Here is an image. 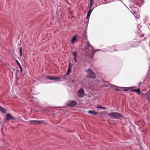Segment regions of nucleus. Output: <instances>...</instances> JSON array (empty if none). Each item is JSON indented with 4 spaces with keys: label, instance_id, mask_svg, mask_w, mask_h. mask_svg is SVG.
<instances>
[{
    "label": "nucleus",
    "instance_id": "obj_1",
    "mask_svg": "<svg viewBox=\"0 0 150 150\" xmlns=\"http://www.w3.org/2000/svg\"><path fill=\"white\" fill-rule=\"evenodd\" d=\"M108 115L111 118L118 119L122 118V114L117 112H112L108 113Z\"/></svg>",
    "mask_w": 150,
    "mask_h": 150
},
{
    "label": "nucleus",
    "instance_id": "obj_2",
    "mask_svg": "<svg viewBox=\"0 0 150 150\" xmlns=\"http://www.w3.org/2000/svg\"><path fill=\"white\" fill-rule=\"evenodd\" d=\"M124 88L125 89L123 90V91H126L128 90H130L131 91L137 93L138 95L139 94L141 93L140 89L139 88L136 89L135 87H132L130 88L127 87Z\"/></svg>",
    "mask_w": 150,
    "mask_h": 150
},
{
    "label": "nucleus",
    "instance_id": "obj_3",
    "mask_svg": "<svg viewBox=\"0 0 150 150\" xmlns=\"http://www.w3.org/2000/svg\"><path fill=\"white\" fill-rule=\"evenodd\" d=\"M88 73V75L86 76L87 78L90 77L92 79H95L96 77L95 74L93 72L91 69H88L86 71Z\"/></svg>",
    "mask_w": 150,
    "mask_h": 150
},
{
    "label": "nucleus",
    "instance_id": "obj_4",
    "mask_svg": "<svg viewBox=\"0 0 150 150\" xmlns=\"http://www.w3.org/2000/svg\"><path fill=\"white\" fill-rule=\"evenodd\" d=\"M6 120H15L16 118L14 117L10 113H8L6 115Z\"/></svg>",
    "mask_w": 150,
    "mask_h": 150
},
{
    "label": "nucleus",
    "instance_id": "obj_5",
    "mask_svg": "<svg viewBox=\"0 0 150 150\" xmlns=\"http://www.w3.org/2000/svg\"><path fill=\"white\" fill-rule=\"evenodd\" d=\"M67 104L69 106L73 107L76 105V103L74 101L69 100L67 103Z\"/></svg>",
    "mask_w": 150,
    "mask_h": 150
},
{
    "label": "nucleus",
    "instance_id": "obj_6",
    "mask_svg": "<svg viewBox=\"0 0 150 150\" xmlns=\"http://www.w3.org/2000/svg\"><path fill=\"white\" fill-rule=\"evenodd\" d=\"M42 121H41L34 120H31L29 121L30 124L32 125H35L37 124H40L42 122Z\"/></svg>",
    "mask_w": 150,
    "mask_h": 150
},
{
    "label": "nucleus",
    "instance_id": "obj_7",
    "mask_svg": "<svg viewBox=\"0 0 150 150\" xmlns=\"http://www.w3.org/2000/svg\"><path fill=\"white\" fill-rule=\"evenodd\" d=\"M84 94V91L83 88H81L78 91V94L79 97H82Z\"/></svg>",
    "mask_w": 150,
    "mask_h": 150
},
{
    "label": "nucleus",
    "instance_id": "obj_8",
    "mask_svg": "<svg viewBox=\"0 0 150 150\" xmlns=\"http://www.w3.org/2000/svg\"><path fill=\"white\" fill-rule=\"evenodd\" d=\"M47 79H49L56 81H58L59 79V77H54L53 76H47Z\"/></svg>",
    "mask_w": 150,
    "mask_h": 150
},
{
    "label": "nucleus",
    "instance_id": "obj_9",
    "mask_svg": "<svg viewBox=\"0 0 150 150\" xmlns=\"http://www.w3.org/2000/svg\"><path fill=\"white\" fill-rule=\"evenodd\" d=\"M71 66L70 64H69V65L68 68V69L67 72V75H69V74L71 72Z\"/></svg>",
    "mask_w": 150,
    "mask_h": 150
},
{
    "label": "nucleus",
    "instance_id": "obj_10",
    "mask_svg": "<svg viewBox=\"0 0 150 150\" xmlns=\"http://www.w3.org/2000/svg\"><path fill=\"white\" fill-rule=\"evenodd\" d=\"M88 113L90 114H93L94 115H96L97 113L94 110H89L88 111Z\"/></svg>",
    "mask_w": 150,
    "mask_h": 150
},
{
    "label": "nucleus",
    "instance_id": "obj_11",
    "mask_svg": "<svg viewBox=\"0 0 150 150\" xmlns=\"http://www.w3.org/2000/svg\"><path fill=\"white\" fill-rule=\"evenodd\" d=\"M0 110L4 113H6V110L4 108L1 106H0Z\"/></svg>",
    "mask_w": 150,
    "mask_h": 150
},
{
    "label": "nucleus",
    "instance_id": "obj_12",
    "mask_svg": "<svg viewBox=\"0 0 150 150\" xmlns=\"http://www.w3.org/2000/svg\"><path fill=\"white\" fill-rule=\"evenodd\" d=\"M77 35H75L73 38H72L71 40V43H74L75 41L76 40V37Z\"/></svg>",
    "mask_w": 150,
    "mask_h": 150
},
{
    "label": "nucleus",
    "instance_id": "obj_13",
    "mask_svg": "<svg viewBox=\"0 0 150 150\" xmlns=\"http://www.w3.org/2000/svg\"><path fill=\"white\" fill-rule=\"evenodd\" d=\"M19 50H20L19 53H20V56L21 57L22 55V47H20L19 48Z\"/></svg>",
    "mask_w": 150,
    "mask_h": 150
},
{
    "label": "nucleus",
    "instance_id": "obj_14",
    "mask_svg": "<svg viewBox=\"0 0 150 150\" xmlns=\"http://www.w3.org/2000/svg\"><path fill=\"white\" fill-rule=\"evenodd\" d=\"M96 108H98L103 109H105L106 108V107L100 106H97Z\"/></svg>",
    "mask_w": 150,
    "mask_h": 150
},
{
    "label": "nucleus",
    "instance_id": "obj_15",
    "mask_svg": "<svg viewBox=\"0 0 150 150\" xmlns=\"http://www.w3.org/2000/svg\"><path fill=\"white\" fill-rule=\"evenodd\" d=\"M94 0H90V8L91 7L92 5L93 4V2Z\"/></svg>",
    "mask_w": 150,
    "mask_h": 150
},
{
    "label": "nucleus",
    "instance_id": "obj_16",
    "mask_svg": "<svg viewBox=\"0 0 150 150\" xmlns=\"http://www.w3.org/2000/svg\"><path fill=\"white\" fill-rule=\"evenodd\" d=\"M72 54L74 56V57H77V53L76 52H73Z\"/></svg>",
    "mask_w": 150,
    "mask_h": 150
},
{
    "label": "nucleus",
    "instance_id": "obj_17",
    "mask_svg": "<svg viewBox=\"0 0 150 150\" xmlns=\"http://www.w3.org/2000/svg\"><path fill=\"white\" fill-rule=\"evenodd\" d=\"M16 63L17 64L18 66L19 67L20 66H21V64H20V63L18 62V61L17 60H16Z\"/></svg>",
    "mask_w": 150,
    "mask_h": 150
},
{
    "label": "nucleus",
    "instance_id": "obj_18",
    "mask_svg": "<svg viewBox=\"0 0 150 150\" xmlns=\"http://www.w3.org/2000/svg\"><path fill=\"white\" fill-rule=\"evenodd\" d=\"M92 10H93V9H91V10H89V11H88V13L91 14Z\"/></svg>",
    "mask_w": 150,
    "mask_h": 150
},
{
    "label": "nucleus",
    "instance_id": "obj_19",
    "mask_svg": "<svg viewBox=\"0 0 150 150\" xmlns=\"http://www.w3.org/2000/svg\"><path fill=\"white\" fill-rule=\"evenodd\" d=\"M76 57H74V60L75 62H77V60L76 59Z\"/></svg>",
    "mask_w": 150,
    "mask_h": 150
},
{
    "label": "nucleus",
    "instance_id": "obj_20",
    "mask_svg": "<svg viewBox=\"0 0 150 150\" xmlns=\"http://www.w3.org/2000/svg\"><path fill=\"white\" fill-rule=\"evenodd\" d=\"M87 45L88 46H91L90 44L88 42H87Z\"/></svg>",
    "mask_w": 150,
    "mask_h": 150
},
{
    "label": "nucleus",
    "instance_id": "obj_21",
    "mask_svg": "<svg viewBox=\"0 0 150 150\" xmlns=\"http://www.w3.org/2000/svg\"><path fill=\"white\" fill-rule=\"evenodd\" d=\"M115 90L116 91H120V89H118V88H116L115 89Z\"/></svg>",
    "mask_w": 150,
    "mask_h": 150
},
{
    "label": "nucleus",
    "instance_id": "obj_22",
    "mask_svg": "<svg viewBox=\"0 0 150 150\" xmlns=\"http://www.w3.org/2000/svg\"><path fill=\"white\" fill-rule=\"evenodd\" d=\"M90 14H88V13L87 14V16H88V17H89L90 16Z\"/></svg>",
    "mask_w": 150,
    "mask_h": 150
},
{
    "label": "nucleus",
    "instance_id": "obj_23",
    "mask_svg": "<svg viewBox=\"0 0 150 150\" xmlns=\"http://www.w3.org/2000/svg\"><path fill=\"white\" fill-rule=\"evenodd\" d=\"M89 17H88V16H87V19L88 20L89 19Z\"/></svg>",
    "mask_w": 150,
    "mask_h": 150
},
{
    "label": "nucleus",
    "instance_id": "obj_24",
    "mask_svg": "<svg viewBox=\"0 0 150 150\" xmlns=\"http://www.w3.org/2000/svg\"><path fill=\"white\" fill-rule=\"evenodd\" d=\"M20 70H21V73H22V71H22V69H20Z\"/></svg>",
    "mask_w": 150,
    "mask_h": 150
},
{
    "label": "nucleus",
    "instance_id": "obj_25",
    "mask_svg": "<svg viewBox=\"0 0 150 150\" xmlns=\"http://www.w3.org/2000/svg\"><path fill=\"white\" fill-rule=\"evenodd\" d=\"M19 67H20V69H22V68L21 67V66H19Z\"/></svg>",
    "mask_w": 150,
    "mask_h": 150
}]
</instances>
